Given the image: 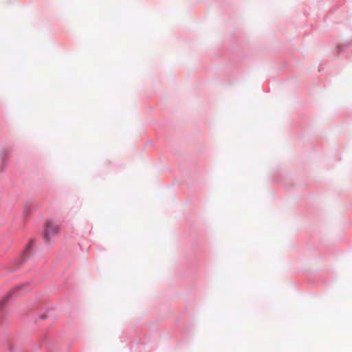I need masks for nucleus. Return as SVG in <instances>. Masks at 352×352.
<instances>
[{"label": "nucleus", "mask_w": 352, "mask_h": 352, "mask_svg": "<svg viewBox=\"0 0 352 352\" xmlns=\"http://www.w3.org/2000/svg\"><path fill=\"white\" fill-rule=\"evenodd\" d=\"M36 240L31 239L25 248L21 252V254L16 261V266L12 270V271H16L21 267L23 264L34 254V247L35 245Z\"/></svg>", "instance_id": "nucleus-1"}, {"label": "nucleus", "mask_w": 352, "mask_h": 352, "mask_svg": "<svg viewBox=\"0 0 352 352\" xmlns=\"http://www.w3.org/2000/svg\"><path fill=\"white\" fill-rule=\"evenodd\" d=\"M30 289V286L28 282H25L21 284H19L16 285L11 291H10L6 296L2 298V302L6 305L8 304L10 300L12 299L13 295L15 293H19L21 294V292H26Z\"/></svg>", "instance_id": "nucleus-2"}, {"label": "nucleus", "mask_w": 352, "mask_h": 352, "mask_svg": "<svg viewBox=\"0 0 352 352\" xmlns=\"http://www.w3.org/2000/svg\"><path fill=\"white\" fill-rule=\"evenodd\" d=\"M58 232V227L56 225L47 223L43 231V238L45 243L50 246L52 243V238Z\"/></svg>", "instance_id": "nucleus-3"}, {"label": "nucleus", "mask_w": 352, "mask_h": 352, "mask_svg": "<svg viewBox=\"0 0 352 352\" xmlns=\"http://www.w3.org/2000/svg\"><path fill=\"white\" fill-rule=\"evenodd\" d=\"M10 158V151L7 148H3L0 156V172L3 173L7 169Z\"/></svg>", "instance_id": "nucleus-4"}, {"label": "nucleus", "mask_w": 352, "mask_h": 352, "mask_svg": "<svg viewBox=\"0 0 352 352\" xmlns=\"http://www.w3.org/2000/svg\"><path fill=\"white\" fill-rule=\"evenodd\" d=\"M38 345L39 347L44 348L48 352L52 351L54 347V344L52 340L48 338L46 335L41 336L38 342Z\"/></svg>", "instance_id": "nucleus-5"}, {"label": "nucleus", "mask_w": 352, "mask_h": 352, "mask_svg": "<svg viewBox=\"0 0 352 352\" xmlns=\"http://www.w3.org/2000/svg\"><path fill=\"white\" fill-rule=\"evenodd\" d=\"M49 317V313L47 311H43L38 315V318L40 320H44Z\"/></svg>", "instance_id": "nucleus-6"}]
</instances>
